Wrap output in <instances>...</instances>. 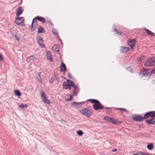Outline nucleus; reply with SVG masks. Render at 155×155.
Returning a JSON list of instances; mask_svg holds the SVG:
<instances>
[{
  "mask_svg": "<svg viewBox=\"0 0 155 155\" xmlns=\"http://www.w3.org/2000/svg\"><path fill=\"white\" fill-rule=\"evenodd\" d=\"M117 34H118L119 35H121L123 34V33L121 31H117Z\"/></svg>",
  "mask_w": 155,
  "mask_h": 155,
  "instance_id": "c9c22d12",
  "label": "nucleus"
},
{
  "mask_svg": "<svg viewBox=\"0 0 155 155\" xmlns=\"http://www.w3.org/2000/svg\"><path fill=\"white\" fill-rule=\"evenodd\" d=\"M46 54L47 58L49 59L51 62H52V58L51 52L50 51H47L46 52Z\"/></svg>",
  "mask_w": 155,
  "mask_h": 155,
  "instance_id": "f3484780",
  "label": "nucleus"
},
{
  "mask_svg": "<svg viewBox=\"0 0 155 155\" xmlns=\"http://www.w3.org/2000/svg\"><path fill=\"white\" fill-rule=\"evenodd\" d=\"M128 44L130 47L131 49H134L135 46V39H131L128 42Z\"/></svg>",
  "mask_w": 155,
  "mask_h": 155,
  "instance_id": "f8f14e48",
  "label": "nucleus"
},
{
  "mask_svg": "<svg viewBox=\"0 0 155 155\" xmlns=\"http://www.w3.org/2000/svg\"><path fill=\"white\" fill-rule=\"evenodd\" d=\"M34 18L35 20H37L40 21L42 23H45V19L42 17L37 16L35 17Z\"/></svg>",
  "mask_w": 155,
  "mask_h": 155,
  "instance_id": "2eb2a0df",
  "label": "nucleus"
},
{
  "mask_svg": "<svg viewBox=\"0 0 155 155\" xmlns=\"http://www.w3.org/2000/svg\"><path fill=\"white\" fill-rule=\"evenodd\" d=\"M42 100L44 103L47 104L48 105L50 104V101L47 99V97H42Z\"/></svg>",
  "mask_w": 155,
  "mask_h": 155,
  "instance_id": "5701e85b",
  "label": "nucleus"
},
{
  "mask_svg": "<svg viewBox=\"0 0 155 155\" xmlns=\"http://www.w3.org/2000/svg\"><path fill=\"white\" fill-rule=\"evenodd\" d=\"M143 29L146 31V33L147 35L153 36H155L154 34L149 30L146 28H144Z\"/></svg>",
  "mask_w": 155,
  "mask_h": 155,
  "instance_id": "a211bd4d",
  "label": "nucleus"
},
{
  "mask_svg": "<svg viewBox=\"0 0 155 155\" xmlns=\"http://www.w3.org/2000/svg\"><path fill=\"white\" fill-rule=\"evenodd\" d=\"M38 24L37 21H35V20L34 18H33L32 21L31 30V31H34L36 28L38 26Z\"/></svg>",
  "mask_w": 155,
  "mask_h": 155,
  "instance_id": "1a4fd4ad",
  "label": "nucleus"
},
{
  "mask_svg": "<svg viewBox=\"0 0 155 155\" xmlns=\"http://www.w3.org/2000/svg\"><path fill=\"white\" fill-rule=\"evenodd\" d=\"M28 107V105H27V104H21L19 105V107L22 109H23L25 108H26Z\"/></svg>",
  "mask_w": 155,
  "mask_h": 155,
  "instance_id": "bb28decb",
  "label": "nucleus"
},
{
  "mask_svg": "<svg viewBox=\"0 0 155 155\" xmlns=\"http://www.w3.org/2000/svg\"><path fill=\"white\" fill-rule=\"evenodd\" d=\"M21 2H22V0H21Z\"/></svg>",
  "mask_w": 155,
  "mask_h": 155,
  "instance_id": "09e8293b",
  "label": "nucleus"
},
{
  "mask_svg": "<svg viewBox=\"0 0 155 155\" xmlns=\"http://www.w3.org/2000/svg\"><path fill=\"white\" fill-rule=\"evenodd\" d=\"M48 22L49 23L51 26H53V24L52 23H51V21H48Z\"/></svg>",
  "mask_w": 155,
  "mask_h": 155,
  "instance_id": "c03bdc74",
  "label": "nucleus"
},
{
  "mask_svg": "<svg viewBox=\"0 0 155 155\" xmlns=\"http://www.w3.org/2000/svg\"><path fill=\"white\" fill-rule=\"evenodd\" d=\"M80 112L83 115L86 116L87 117H89L92 113L91 110L88 108H85L80 110Z\"/></svg>",
  "mask_w": 155,
  "mask_h": 155,
  "instance_id": "f03ea898",
  "label": "nucleus"
},
{
  "mask_svg": "<svg viewBox=\"0 0 155 155\" xmlns=\"http://www.w3.org/2000/svg\"><path fill=\"white\" fill-rule=\"evenodd\" d=\"M35 57L34 55L31 56L27 58L26 60H28V62H29L31 60L35 61Z\"/></svg>",
  "mask_w": 155,
  "mask_h": 155,
  "instance_id": "a878e982",
  "label": "nucleus"
},
{
  "mask_svg": "<svg viewBox=\"0 0 155 155\" xmlns=\"http://www.w3.org/2000/svg\"><path fill=\"white\" fill-rule=\"evenodd\" d=\"M118 109L119 110H123V111H127V110L125 108H118Z\"/></svg>",
  "mask_w": 155,
  "mask_h": 155,
  "instance_id": "ea45409f",
  "label": "nucleus"
},
{
  "mask_svg": "<svg viewBox=\"0 0 155 155\" xmlns=\"http://www.w3.org/2000/svg\"><path fill=\"white\" fill-rule=\"evenodd\" d=\"M25 19L23 17H17L15 20V22L18 25H20L23 23Z\"/></svg>",
  "mask_w": 155,
  "mask_h": 155,
  "instance_id": "423d86ee",
  "label": "nucleus"
},
{
  "mask_svg": "<svg viewBox=\"0 0 155 155\" xmlns=\"http://www.w3.org/2000/svg\"><path fill=\"white\" fill-rule=\"evenodd\" d=\"M89 100L92 103L94 104L93 109L94 110H96L103 109V106L97 100L91 99Z\"/></svg>",
  "mask_w": 155,
  "mask_h": 155,
  "instance_id": "f257e3e1",
  "label": "nucleus"
},
{
  "mask_svg": "<svg viewBox=\"0 0 155 155\" xmlns=\"http://www.w3.org/2000/svg\"><path fill=\"white\" fill-rule=\"evenodd\" d=\"M14 93L18 97H20L21 95V93L18 90L15 89L14 90Z\"/></svg>",
  "mask_w": 155,
  "mask_h": 155,
  "instance_id": "393cba45",
  "label": "nucleus"
},
{
  "mask_svg": "<svg viewBox=\"0 0 155 155\" xmlns=\"http://www.w3.org/2000/svg\"><path fill=\"white\" fill-rule=\"evenodd\" d=\"M154 82H155V81H154Z\"/></svg>",
  "mask_w": 155,
  "mask_h": 155,
  "instance_id": "3c124183",
  "label": "nucleus"
},
{
  "mask_svg": "<svg viewBox=\"0 0 155 155\" xmlns=\"http://www.w3.org/2000/svg\"><path fill=\"white\" fill-rule=\"evenodd\" d=\"M144 58L145 57L144 56H141L140 58L139 59V61H140V63H141L142 62V61L144 59Z\"/></svg>",
  "mask_w": 155,
  "mask_h": 155,
  "instance_id": "473e14b6",
  "label": "nucleus"
},
{
  "mask_svg": "<svg viewBox=\"0 0 155 155\" xmlns=\"http://www.w3.org/2000/svg\"><path fill=\"white\" fill-rule=\"evenodd\" d=\"M148 74L149 73L147 70L145 68H142L139 74V75L142 76V77H147V76H148Z\"/></svg>",
  "mask_w": 155,
  "mask_h": 155,
  "instance_id": "0eeeda50",
  "label": "nucleus"
},
{
  "mask_svg": "<svg viewBox=\"0 0 155 155\" xmlns=\"http://www.w3.org/2000/svg\"><path fill=\"white\" fill-rule=\"evenodd\" d=\"M58 45H55L52 47V50L54 51H59V49L58 48Z\"/></svg>",
  "mask_w": 155,
  "mask_h": 155,
  "instance_id": "b1692460",
  "label": "nucleus"
},
{
  "mask_svg": "<svg viewBox=\"0 0 155 155\" xmlns=\"http://www.w3.org/2000/svg\"><path fill=\"white\" fill-rule=\"evenodd\" d=\"M141 155H149L148 153H141Z\"/></svg>",
  "mask_w": 155,
  "mask_h": 155,
  "instance_id": "79ce46f5",
  "label": "nucleus"
},
{
  "mask_svg": "<svg viewBox=\"0 0 155 155\" xmlns=\"http://www.w3.org/2000/svg\"><path fill=\"white\" fill-rule=\"evenodd\" d=\"M60 71L61 72H64V71H66V67L65 65V64L63 62H62L61 66L60 67Z\"/></svg>",
  "mask_w": 155,
  "mask_h": 155,
  "instance_id": "aec40b11",
  "label": "nucleus"
},
{
  "mask_svg": "<svg viewBox=\"0 0 155 155\" xmlns=\"http://www.w3.org/2000/svg\"><path fill=\"white\" fill-rule=\"evenodd\" d=\"M71 84H70V86L73 87L74 90L73 92V94H71L69 97H73L77 95L79 91L78 86L76 85L73 82H71Z\"/></svg>",
  "mask_w": 155,
  "mask_h": 155,
  "instance_id": "20e7f679",
  "label": "nucleus"
},
{
  "mask_svg": "<svg viewBox=\"0 0 155 155\" xmlns=\"http://www.w3.org/2000/svg\"><path fill=\"white\" fill-rule=\"evenodd\" d=\"M41 72H39L38 73V75L37 76V78L38 81L41 84L42 83V78L41 77Z\"/></svg>",
  "mask_w": 155,
  "mask_h": 155,
  "instance_id": "4be33fe9",
  "label": "nucleus"
},
{
  "mask_svg": "<svg viewBox=\"0 0 155 155\" xmlns=\"http://www.w3.org/2000/svg\"><path fill=\"white\" fill-rule=\"evenodd\" d=\"M77 133L79 136H81L83 135V133L81 130H78L77 131Z\"/></svg>",
  "mask_w": 155,
  "mask_h": 155,
  "instance_id": "c756f323",
  "label": "nucleus"
},
{
  "mask_svg": "<svg viewBox=\"0 0 155 155\" xmlns=\"http://www.w3.org/2000/svg\"><path fill=\"white\" fill-rule=\"evenodd\" d=\"M41 97H46V95L43 91H41L40 92Z\"/></svg>",
  "mask_w": 155,
  "mask_h": 155,
  "instance_id": "7c9ffc66",
  "label": "nucleus"
},
{
  "mask_svg": "<svg viewBox=\"0 0 155 155\" xmlns=\"http://www.w3.org/2000/svg\"><path fill=\"white\" fill-rule=\"evenodd\" d=\"M0 60L2 61H3V58L2 54L0 53Z\"/></svg>",
  "mask_w": 155,
  "mask_h": 155,
  "instance_id": "e433bc0d",
  "label": "nucleus"
},
{
  "mask_svg": "<svg viewBox=\"0 0 155 155\" xmlns=\"http://www.w3.org/2000/svg\"><path fill=\"white\" fill-rule=\"evenodd\" d=\"M60 40L61 42V43H62V41L61 40V39H60Z\"/></svg>",
  "mask_w": 155,
  "mask_h": 155,
  "instance_id": "de8ad7c7",
  "label": "nucleus"
},
{
  "mask_svg": "<svg viewBox=\"0 0 155 155\" xmlns=\"http://www.w3.org/2000/svg\"><path fill=\"white\" fill-rule=\"evenodd\" d=\"M117 151V149H115L114 150H113V151L116 152Z\"/></svg>",
  "mask_w": 155,
  "mask_h": 155,
  "instance_id": "49530a36",
  "label": "nucleus"
},
{
  "mask_svg": "<svg viewBox=\"0 0 155 155\" xmlns=\"http://www.w3.org/2000/svg\"><path fill=\"white\" fill-rule=\"evenodd\" d=\"M38 31L37 33L40 34L41 33H44L45 32V30L44 28L42 26H39L38 28Z\"/></svg>",
  "mask_w": 155,
  "mask_h": 155,
  "instance_id": "6ab92c4d",
  "label": "nucleus"
},
{
  "mask_svg": "<svg viewBox=\"0 0 155 155\" xmlns=\"http://www.w3.org/2000/svg\"><path fill=\"white\" fill-rule=\"evenodd\" d=\"M129 50V48L126 47H121L120 48V51L122 53H125Z\"/></svg>",
  "mask_w": 155,
  "mask_h": 155,
  "instance_id": "dca6fc26",
  "label": "nucleus"
},
{
  "mask_svg": "<svg viewBox=\"0 0 155 155\" xmlns=\"http://www.w3.org/2000/svg\"><path fill=\"white\" fill-rule=\"evenodd\" d=\"M114 31L116 32L117 33V31H118V30H117L116 29H114Z\"/></svg>",
  "mask_w": 155,
  "mask_h": 155,
  "instance_id": "a18cd8bd",
  "label": "nucleus"
},
{
  "mask_svg": "<svg viewBox=\"0 0 155 155\" xmlns=\"http://www.w3.org/2000/svg\"><path fill=\"white\" fill-rule=\"evenodd\" d=\"M65 82H64L63 83V84H62L63 86V88L64 89H68V87H69V84H65Z\"/></svg>",
  "mask_w": 155,
  "mask_h": 155,
  "instance_id": "c85d7f7f",
  "label": "nucleus"
},
{
  "mask_svg": "<svg viewBox=\"0 0 155 155\" xmlns=\"http://www.w3.org/2000/svg\"><path fill=\"white\" fill-rule=\"evenodd\" d=\"M147 148L150 150H152L153 148V143H149L147 146Z\"/></svg>",
  "mask_w": 155,
  "mask_h": 155,
  "instance_id": "cd10ccee",
  "label": "nucleus"
},
{
  "mask_svg": "<svg viewBox=\"0 0 155 155\" xmlns=\"http://www.w3.org/2000/svg\"><path fill=\"white\" fill-rule=\"evenodd\" d=\"M68 77L70 79L72 78V77L71 75V74L70 73H69L68 74Z\"/></svg>",
  "mask_w": 155,
  "mask_h": 155,
  "instance_id": "58836bf2",
  "label": "nucleus"
},
{
  "mask_svg": "<svg viewBox=\"0 0 155 155\" xmlns=\"http://www.w3.org/2000/svg\"><path fill=\"white\" fill-rule=\"evenodd\" d=\"M84 103V102H81L79 103L74 102L71 103V105L74 106L76 108H80L83 105Z\"/></svg>",
  "mask_w": 155,
  "mask_h": 155,
  "instance_id": "9b49d317",
  "label": "nucleus"
},
{
  "mask_svg": "<svg viewBox=\"0 0 155 155\" xmlns=\"http://www.w3.org/2000/svg\"><path fill=\"white\" fill-rule=\"evenodd\" d=\"M38 43L39 45L41 48H44L45 45L43 44V41L41 37L37 38Z\"/></svg>",
  "mask_w": 155,
  "mask_h": 155,
  "instance_id": "ddd939ff",
  "label": "nucleus"
},
{
  "mask_svg": "<svg viewBox=\"0 0 155 155\" xmlns=\"http://www.w3.org/2000/svg\"><path fill=\"white\" fill-rule=\"evenodd\" d=\"M52 32L55 35H57L58 34V31L54 29H52Z\"/></svg>",
  "mask_w": 155,
  "mask_h": 155,
  "instance_id": "2f4dec72",
  "label": "nucleus"
},
{
  "mask_svg": "<svg viewBox=\"0 0 155 155\" xmlns=\"http://www.w3.org/2000/svg\"><path fill=\"white\" fill-rule=\"evenodd\" d=\"M155 65V58L152 57L148 59L145 62L144 65L146 67H150Z\"/></svg>",
  "mask_w": 155,
  "mask_h": 155,
  "instance_id": "7ed1b4c3",
  "label": "nucleus"
},
{
  "mask_svg": "<svg viewBox=\"0 0 155 155\" xmlns=\"http://www.w3.org/2000/svg\"><path fill=\"white\" fill-rule=\"evenodd\" d=\"M155 74V68H154L151 72V74Z\"/></svg>",
  "mask_w": 155,
  "mask_h": 155,
  "instance_id": "f704fd0d",
  "label": "nucleus"
},
{
  "mask_svg": "<svg viewBox=\"0 0 155 155\" xmlns=\"http://www.w3.org/2000/svg\"><path fill=\"white\" fill-rule=\"evenodd\" d=\"M104 119L106 121L111 122L113 124H117L119 123L118 121L108 117H105Z\"/></svg>",
  "mask_w": 155,
  "mask_h": 155,
  "instance_id": "6e6552de",
  "label": "nucleus"
},
{
  "mask_svg": "<svg viewBox=\"0 0 155 155\" xmlns=\"http://www.w3.org/2000/svg\"><path fill=\"white\" fill-rule=\"evenodd\" d=\"M144 116L143 117L142 115H136L133 117V120L135 121H141L145 119Z\"/></svg>",
  "mask_w": 155,
  "mask_h": 155,
  "instance_id": "9d476101",
  "label": "nucleus"
},
{
  "mask_svg": "<svg viewBox=\"0 0 155 155\" xmlns=\"http://www.w3.org/2000/svg\"><path fill=\"white\" fill-rule=\"evenodd\" d=\"M149 117L151 118L155 117V111H150L145 114L144 118L145 119H146Z\"/></svg>",
  "mask_w": 155,
  "mask_h": 155,
  "instance_id": "39448f33",
  "label": "nucleus"
},
{
  "mask_svg": "<svg viewBox=\"0 0 155 155\" xmlns=\"http://www.w3.org/2000/svg\"><path fill=\"white\" fill-rule=\"evenodd\" d=\"M69 87H68V89H71V86H70V84H69Z\"/></svg>",
  "mask_w": 155,
  "mask_h": 155,
  "instance_id": "37998d69",
  "label": "nucleus"
},
{
  "mask_svg": "<svg viewBox=\"0 0 155 155\" xmlns=\"http://www.w3.org/2000/svg\"><path fill=\"white\" fill-rule=\"evenodd\" d=\"M127 69H128V70L129 69V70H130V71H131V72H132L133 71H132V69L131 68V67H128L127 68Z\"/></svg>",
  "mask_w": 155,
  "mask_h": 155,
  "instance_id": "a19ab883",
  "label": "nucleus"
},
{
  "mask_svg": "<svg viewBox=\"0 0 155 155\" xmlns=\"http://www.w3.org/2000/svg\"><path fill=\"white\" fill-rule=\"evenodd\" d=\"M67 82L68 83V84H71V82H73L72 81H71L69 80H67Z\"/></svg>",
  "mask_w": 155,
  "mask_h": 155,
  "instance_id": "4c0bfd02",
  "label": "nucleus"
},
{
  "mask_svg": "<svg viewBox=\"0 0 155 155\" xmlns=\"http://www.w3.org/2000/svg\"><path fill=\"white\" fill-rule=\"evenodd\" d=\"M17 38V39L18 40V38Z\"/></svg>",
  "mask_w": 155,
  "mask_h": 155,
  "instance_id": "8fccbe9b",
  "label": "nucleus"
},
{
  "mask_svg": "<svg viewBox=\"0 0 155 155\" xmlns=\"http://www.w3.org/2000/svg\"><path fill=\"white\" fill-rule=\"evenodd\" d=\"M146 123L149 124L154 125L155 124V119H152L148 120L146 121Z\"/></svg>",
  "mask_w": 155,
  "mask_h": 155,
  "instance_id": "412c9836",
  "label": "nucleus"
},
{
  "mask_svg": "<svg viewBox=\"0 0 155 155\" xmlns=\"http://www.w3.org/2000/svg\"><path fill=\"white\" fill-rule=\"evenodd\" d=\"M23 9H22L21 7H18L16 11V16H18L20 15H21L23 12Z\"/></svg>",
  "mask_w": 155,
  "mask_h": 155,
  "instance_id": "4468645a",
  "label": "nucleus"
},
{
  "mask_svg": "<svg viewBox=\"0 0 155 155\" xmlns=\"http://www.w3.org/2000/svg\"><path fill=\"white\" fill-rule=\"evenodd\" d=\"M73 97H68L66 98V97H65V101H71Z\"/></svg>",
  "mask_w": 155,
  "mask_h": 155,
  "instance_id": "72a5a7b5",
  "label": "nucleus"
}]
</instances>
